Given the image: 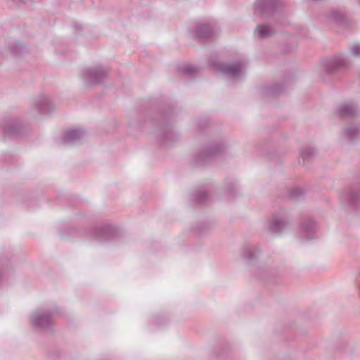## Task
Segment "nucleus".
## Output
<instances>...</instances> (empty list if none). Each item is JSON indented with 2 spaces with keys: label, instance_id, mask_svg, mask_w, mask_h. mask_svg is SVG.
I'll return each mask as SVG.
<instances>
[{
  "label": "nucleus",
  "instance_id": "obj_1",
  "mask_svg": "<svg viewBox=\"0 0 360 360\" xmlns=\"http://www.w3.org/2000/svg\"><path fill=\"white\" fill-rule=\"evenodd\" d=\"M210 65L214 71L220 72L233 79H243L245 76L246 64L243 60H238L232 63L212 62Z\"/></svg>",
  "mask_w": 360,
  "mask_h": 360
},
{
  "label": "nucleus",
  "instance_id": "obj_2",
  "mask_svg": "<svg viewBox=\"0 0 360 360\" xmlns=\"http://www.w3.org/2000/svg\"><path fill=\"white\" fill-rule=\"evenodd\" d=\"M56 308L52 309L51 312L35 311L31 315V323L35 327L41 330H51L53 324V315L56 314Z\"/></svg>",
  "mask_w": 360,
  "mask_h": 360
},
{
  "label": "nucleus",
  "instance_id": "obj_3",
  "mask_svg": "<svg viewBox=\"0 0 360 360\" xmlns=\"http://www.w3.org/2000/svg\"><path fill=\"white\" fill-rule=\"evenodd\" d=\"M288 225V219L283 210L273 213L268 225L269 231L274 234H280L285 230Z\"/></svg>",
  "mask_w": 360,
  "mask_h": 360
},
{
  "label": "nucleus",
  "instance_id": "obj_4",
  "mask_svg": "<svg viewBox=\"0 0 360 360\" xmlns=\"http://www.w3.org/2000/svg\"><path fill=\"white\" fill-rule=\"evenodd\" d=\"M108 72L107 68L99 65L94 68L86 69L82 77L87 85H93L101 83L105 78Z\"/></svg>",
  "mask_w": 360,
  "mask_h": 360
},
{
  "label": "nucleus",
  "instance_id": "obj_5",
  "mask_svg": "<svg viewBox=\"0 0 360 360\" xmlns=\"http://www.w3.org/2000/svg\"><path fill=\"white\" fill-rule=\"evenodd\" d=\"M224 149L222 144H216L201 150L195 158L196 166H204L209 163L210 160L219 155Z\"/></svg>",
  "mask_w": 360,
  "mask_h": 360
},
{
  "label": "nucleus",
  "instance_id": "obj_6",
  "mask_svg": "<svg viewBox=\"0 0 360 360\" xmlns=\"http://www.w3.org/2000/svg\"><path fill=\"white\" fill-rule=\"evenodd\" d=\"M278 5L277 0H256L255 3V14L260 16L272 15Z\"/></svg>",
  "mask_w": 360,
  "mask_h": 360
},
{
  "label": "nucleus",
  "instance_id": "obj_7",
  "mask_svg": "<svg viewBox=\"0 0 360 360\" xmlns=\"http://www.w3.org/2000/svg\"><path fill=\"white\" fill-rule=\"evenodd\" d=\"M349 65L350 62L346 56L342 55L336 56L328 60L326 63V72L328 74H332L337 71L346 69Z\"/></svg>",
  "mask_w": 360,
  "mask_h": 360
},
{
  "label": "nucleus",
  "instance_id": "obj_8",
  "mask_svg": "<svg viewBox=\"0 0 360 360\" xmlns=\"http://www.w3.org/2000/svg\"><path fill=\"white\" fill-rule=\"evenodd\" d=\"M161 144L164 146H171L178 141L179 136L174 132L170 124L164 123L160 126Z\"/></svg>",
  "mask_w": 360,
  "mask_h": 360
},
{
  "label": "nucleus",
  "instance_id": "obj_9",
  "mask_svg": "<svg viewBox=\"0 0 360 360\" xmlns=\"http://www.w3.org/2000/svg\"><path fill=\"white\" fill-rule=\"evenodd\" d=\"M338 112L341 119H353L358 115L359 109L354 103L350 102L340 105Z\"/></svg>",
  "mask_w": 360,
  "mask_h": 360
},
{
  "label": "nucleus",
  "instance_id": "obj_10",
  "mask_svg": "<svg viewBox=\"0 0 360 360\" xmlns=\"http://www.w3.org/2000/svg\"><path fill=\"white\" fill-rule=\"evenodd\" d=\"M316 224L311 218L304 219L300 224V235L306 240L315 238Z\"/></svg>",
  "mask_w": 360,
  "mask_h": 360
},
{
  "label": "nucleus",
  "instance_id": "obj_11",
  "mask_svg": "<svg viewBox=\"0 0 360 360\" xmlns=\"http://www.w3.org/2000/svg\"><path fill=\"white\" fill-rule=\"evenodd\" d=\"M328 18L330 20L340 26L348 27L350 25L349 16L342 10H332L328 13Z\"/></svg>",
  "mask_w": 360,
  "mask_h": 360
},
{
  "label": "nucleus",
  "instance_id": "obj_12",
  "mask_svg": "<svg viewBox=\"0 0 360 360\" xmlns=\"http://www.w3.org/2000/svg\"><path fill=\"white\" fill-rule=\"evenodd\" d=\"M84 134L85 131L82 129H71L64 134L62 141L65 145L75 144L82 139Z\"/></svg>",
  "mask_w": 360,
  "mask_h": 360
},
{
  "label": "nucleus",
  "instance_id": "obj_13",
  "mask_svg": "<svg viewBox=\"0 0 360 360\" xmlns=\"http://www.w3.org/2000/svg\"><path fill=\"white\" fill-rule=\"evenodd\" d=\"M217 32V27L210 24H201L196 27L195 33L197 37L201 39H207L215 35Z\"/></svg>",
  "mask_w": 360,
  "mask_h": 360
},
{
  "label": "nucleus",
  "instance_id": "obj_14",
  "mask_svg": "<svg viewBox=\"0 0 360 360\" xmlns=\"http://www.w3.org/2000/svg\"><path fill=\"white\" fill-rule=\"evenodd\" d=\"M33 106L41 114H48L54 109V105L44 95L39 96L34 101Z\"/></svg>",
  "mask_w": 360,
  "mask_h": 360
},
{
  "label": "nucleus",
  "instance_id": "obj_15",
  "mask_svg": "<svg viewBox=\"0 0 360 360\" xmlns=\"http://www.w3.org/2000/svg\"><path fill=\"white\" fill-rule=\"evenodd\" d=\"M349 142H354L360 135V126L357 123H350L347 124L342 132Z\"/></svg>",
  "mask_w": 360,
  "mask_h": 360
},
{
  "label": "nucleus",
  "instance_id": "obj_16",
  "mask_svg": "<svg viewBox=\"0 0 360 360\" xmlns=\"http://www.w3.org/2000/svg\"><path fill=\"white\" fill-rule=\"evenodd\" d=\"M113 229L108 225L97 227L94 230L95 237L99 240H106L110 238Z\"/></svg>",
  "mask_w": 360,
  "mask_h": 360
},
{
  "label": "nucleus",
  "instance_id": "obj_17",
  "mask_svg": "<svg viewBox=\"0 0 360 360\" xmlns=\"http://www.w3.org/2000/svg\"><path fill=\"white\" fill-rule=\"evenodd\" d=\"M20 124L18 120L13 119L7 124H4L3 128L4 132L8 135L15 136L18 135L20 129Z\"/></svg>",
  "mask_w": 360,
  "mask_h": 360
},
{
  "label": "nucleus",
  "instance_id": "obj_18",
  "mask_svg": "<svg viewBox=\"0 0 360 360\" xmlns=\"http://www.w3.org/2000/svg\"><path fill=\"white\" fill-rule=\"evenodd\" d=\"M256 32L261 39H267L275 34V30L268 25H258Z\"/></svg>",
  "mask_w": 360,
  "mask_h": 360
},
{
  "label": "nucleus",
  "instance_id": "obj_19",
  "mask_svg": "<svg viewBox=\"0 0 360 360\" xmlns=\"http://www.w3.org/2000/svg\"><path fill=\"white\" fill-rule=\"evenodd\" d=\"M260 250L257 245H248L244 249V255L249 260H253L259 255Z\"/></svg>",
  "mask_w": 360,
  "mask_h": 360
},
{
  "label": "nucleus",
  "instance_id": "obj_20",
  "mask_svg": "<svg viewBox=\"0 0 360 360\" xmlns=\"http://www.w3.org/2000/svg\"><path fill=\"white\" fill-rule=\"evenodd\" d=\"M179 72L184 75L190 77H193L198 72V69L191 64H183L179 67Z\"/></svg>",
  "mask_w": 360,
  "mask_h": 360
},
{
  "label": "nucleus",
  "instance_id": "obj_21",
  "mask_svg": "<svg viewBox=\"0 0 360 360\" xmlns=\"http://www.w3.org/2000/svg\"><path fill=\"white\" fill-rule=\"evenodd\" d=\"M316 154L314 148L310 146H306L301 150L300 155L302 159L303 164L310 160Z\"/></svg>",
  "mask_w": 360,
  "mask_h": 360
},
{
  "label": "nucleus",
  "instance_id": "obj_22",
  "mask_svg": "<svg viewBox=\"0 0 360 360\" xmlns=\"http://www.w3.org/2000/svg\"><path fill=\"white\" fill-rule=\"evenodd\" d=\"M347 198L351 205L357 206L359 205V191L356 188H349L347 192Z\"/></svg>",
  "mask_w": 360,
  "mask_h": 360
},
{
  "label": "nucleus",
  "instance_id": "obj_23",
  "mask_svg": "<svg viewBox=\"0 0 360 360\" xmlns=\"http://www.w3.org/2000/svg\"><path fill=\"white\" fill-rule=\"evenodd\" d=\"M290 198L297 200L304 195V191L300 188H294L290 191Z\"/></svg>",
  "mask_w": 360,
  "mask_h": 360
},
{
  "label": "nucleus",
  "instance_id": "obj_24",
  "mask_svg": "<svg viewBox=\"0 0 360 360\" xmlns=\"http://www.w3.org/2000/svg\"><path fill=\"white\" fill-rule=\"evenodd\" d=\"M208 198L207 193L206 191H202L196 196L195 202L197 204H202L204 202L207 200Z\"/></svg>",
  "mask_w": 360,
  "mask_h": 360
},
{
  "label": "nucleus",
  "instance_id": "obj_25",
  "mask_svg": "<svg viewBox=\"0 0 360 360\" xmlns=\"http://www.w3.org/2000/svg\"><path fill=\"white\" fill-rule=\"evenodd\" d=\"M349 50L352 54L355 57L360 56V44H354L349 46Z\"/></svg>",
  "mask_w": 360,
  "mask_h": 360
},
{
  "label": "nucleus",
  "instance_id": "obj_26",
  "mask_svg": "<svg viewBox=\"0 0 360 360\" xmlns=\"http://www.w3.org/2000/svg\"><path fill=\"white\" fill-rule=\"evenodd\" d=\"M281 91H282V87H281V84H276L274 86L269 88L266 90L267 92H269L270 94H278V93L281 92Z\"/></svg>",
  "mask_w": 360,
  "mask_h": 360
},
{
  "label": "nucleus",
  "instance_id": "obj_27",
  "mask_svg": "<svg viewBox=\"0 0 360 360\" xmlns=\"http://www.w3.org/2000/svg\"><path fill=\"white\" fill-rule=\"evenodd\" d=\"M199 233H203L208 229V225L205 223H199L195 228Z\"/></svg>",
  "mask_w": 360,
  "mask_h": 360
},
{
  "label": "nucleus",
  "instance_id": "obj_28",
  "mask_svg": "<svg viewBox=\"0 0 360 360\" xmlns=\"http://www.w3.org/2000/svg\"><path fill=\"white\" fill-rule=\"evenodd\" d=\"M229 189L230 191H232V187L231 186H229Z\"/></svg>",
  "mask_w": 360,
  "mask_h": 360
},
{
  "label": "nucleus",
  "instance_id": "obj_29",
  "mask_svg": "<svg viewBox=\"0 0 360 360\" xmlns=\"http://www.w3.org/2000/svg\"><path fill=\"white\" fill-rule=\"evenodd\" d=\"M359 4H360V0H359Z\"/></svg>",
  "mask_w": 360,
  "mask_h": 360
}]
</instances>
